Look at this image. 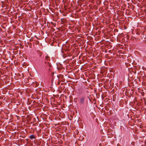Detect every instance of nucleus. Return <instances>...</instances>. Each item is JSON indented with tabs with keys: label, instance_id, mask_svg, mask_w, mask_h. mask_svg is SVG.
<instances>
[{
	"label": "nucleus",
	"instance_id": "1",
	"mask_svg": "<svg viewBox=\"0 0 146 146\" xmlns=\"http://www.w3.org/2000/svg\"><path fill=\"white\" fill-rule=\"evenodd\" d=\"M85 97H82L80 99V102L82 104H84V103Z\"/></svg>",
	"mask_w": 146,
	"mask_h": 146
},
{
	"label": "nucleus",
	"instance_id": "2",
	"mask_svg": "<svg viewBox=\"0 0 146 146\" xmlns=\"http://www.w3.org/2000/svg\"><path fill=\"white\" fill-rule=\"evenodd\" d=\"M29 138L31 139H33L35 138V135L34 134H32L31 135L30 137Z\"/></svg>",
	"mask_w": 146,
	"mask_h": 146
},
{
	"label": "nucleus",
	"instance_id": "3",
	"mask_svg": "<svg viewBox=\"0 0 146 146\" xmlns=\"http://www.w3.org/2000/svg\"><path fill=\"white\" fill-rule=\"evenodd\" d=\"M49 58V57L48 56H46L45 57V59L46 60H48Z\"/></svg>",
	"mask_w": 146,
	"mask_h": 146
}]
</instances>
